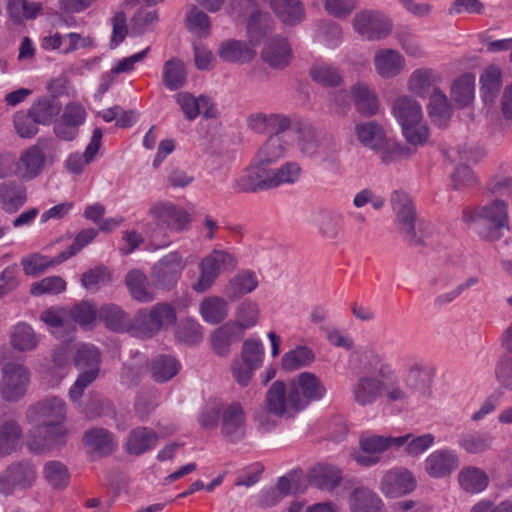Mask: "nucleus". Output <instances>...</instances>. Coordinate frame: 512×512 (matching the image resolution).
<instances>
[{
    "instance_id": "f257e3e1",
    "label": "nucleus",
    "mask_w": 512,
    "mask_h": 512,
    "mask_svg": "<svg viewBox=\"0 0 512 512\" xmlns=\"http://www.w3.org/2000/svg\"><path fill=\"white\" fill-rule=\"evenodd\" d=\"M66 416V403L56 396L47 397L31 405L26 417L35 426L28 433V449L40 454L64 445L68 434L63 425Z\"/></svg>"
},
{
    "instance_id": "f03ea898",
    "label": "nucleus",
    "mask_w": 512,
    "mask_h": 512,
    "mask_svg": "<svg viewBox=\"0 0 512 512\" xmlns=\"http://www.w3.org/2000/svg\"><path fill=\"white\" fill-rule=\"evenodd\" d=\"M463 221L484 240L495 242L509 231L507 204L496 199L483 206H469L463 210Z\"/></svg>"
},
{
    "instance_id": "7ed1b4c3",
    "label": "nucleus",
    "mask_w": 512,
    "mask_h": 512,
    "mask_svg": "<svg viewBox=\"0 0 512 512\" xmlns=\"http://www.w3.org/2000/svg\"><path fill=\"white\" fill-rule=\"evenodd\" d=\"M391 206L395 214L394 224L403 240L412 247L425 244L432 233L430 225L417 221V214L410 195L402 190L391 194Z\"/></svg>"
},
{
    "instance_id": "20e7f679",
    "label": "nucleus",
    "mask_w": 512,
    "mask_h": 512,
    "mask_svg": "<svg viewBox=\"0 0 512 512\" xmlns=\"http://www.w3.org/2000/svg\"><path fill=\"white\" fill-rule=\"evenodd\" d=\"M395 376L388 363H382L377 375H362L351 385L350 392L353 402L360 407H369L379 401L385 392L386 381Z\"/></svg>"
},
{
    "instance_id": "39448f33",
    "label": "nucleus",
    "mask_w": 512,
    "mask_h": 512,
    "mask_svg": "<svg viewBox=\"0 0 512 512\" xmlns=\"http://www.w3.org/2000/svg\"><path fill=\"white\" fill-rule=\"evenodd\" d=\"M0 395L7 402H17L25 396L31 382V370L16 361L2 363Z\"/></svg>"
},
{
    "instance_id": "423d86ee",
    "label": "nucleus",
    "mask_w": 512,
    "mask_h": 512,
    "mask_svg": "<svg viewBox=\"0 0 512 512\" xmlns=\"http://www.w3.org/2000/svg\"><path fill=\"white\" fill-rule=\"evenodd\" d=\"M411 437L410 434L391 437L382 435H371L361 437L359 440L360 450L353 451L351 457L357 464L364 467L376 465L381 460V454L391 447H402Z\"/></svg>"
},
{
    "instance_id": "0eeeda50",
    "label": "nucleus",
    "mask_w": 512,
    "mask_h": 512,
    "mask_svg": "<svg viewBox=\"0 0 512 512\" xmlns=\"http://www.w3.org/2000/svg\"><path fill=\"white\" fill-rule=\"evenodd\" d=\"M236 266L237 259L233 254L225 250H213L200 261V277L193 285V289L199 293L206 292L222 272L231 271Z\"/></svg>"
},
{
    "instance_id": "6e6552de",
    "label": "nucleus",
    "mask_w": 512,
    "mask_h": 512,
    "mask_svg": "<svg viewBox=\"0 0 512 512\" xmlns=\"http://www.w3.org/2000/svg\"><path fill=\"white\" fill-rule=\"evenodd\" d=\"M37 477L35 465L29 460L13 462L0 473V493L8 496L16 490L30 488Z\"/></svg>"
},
{
    "instance_id": "1a4fd4ad",
    "label": "nucleus",
    "mask_w": 512,
    "mask_h": 512,
    "mask_svg": "<svg viewBox=\"0 0 512 512\" xmlns=\"http://www.w3.org/2000/svg\"><path fill=\"white\" fill-rule=\"evenodd\" d=\"M292 390L291 402L298 411L305 409L312 401L321 400L326 388L321 379L311 372H302L289 383Z\"/></svg>"
},
{
    "instance_id": "9d476101",
    "label": "nucleus",
    "mask_w": 512,
    "mask_h": 512,
    "mask_svg": "<svg viewBox=\"0 0 512 512\" xmlns=\"http://www.w3.org/2000/svg\"><path fill=\"white\" fill-rule=\"evenodd\" d=\"M355 31L369 41L381 40L392 31L391 20L380 11L362 10L352 19Z\"/></svg>"
},
{
    "instance_id": "9b49d317",
    "label": "nucleus",
    "mask_w": 512,
    "mask_h": 512,
    "mask_svg": "<svg viewBox=\"0 0 512 512\" xmlns=\"http://www.w3.org/2000/svg\"><path fill=\"white\" fill-rule=\"evenodd\" d=\"M186 264L179 252L163 256L152 267L151 281L155 288L172 289L179 281Z\"/></svg>"
},
{
    "instance_id": "f8f14e48",
    "label": "nucleus",
    "mask_w": 512,
    "mask_h": 512,
    "mask_svg": "<svg viewBox=\"0 0 512 512\" xmlns=\"http://www.w3.org/2000/svg\"><path fill=\"white\" fill-rule=\"evenodd\" d=\"M235 193H258L272 189L270 168L258 164L255 159L243 171L235 177L231 184Z\"/></svg>"
},
{
    "instance_id": "ddd939ff",
    "label": "nucleus",
    "mask_w": 512,
    "mask_h": 512,
    "mask_svg": "<svg viewBox=\"0 0 512 512\" xmlns=\"http://www.w3.org/2000/svg\"><path fill=\"white\" fill-rule=\"evenodd\" d=\"M246 416L244 408L238 402L223 407L221 412L220 432L226 442L235 444L246 436Z\"/></svg>"
},
{
    "instance_id": "4468645a",
    "label": "nucleus",
    "mask_w": 512,
    "mask_h": 512,
    "mask_svg": "<svg viewBox=\"0 0 512 512\" xmlns=\"http://www.w3.org/2000/svg\"><path fill=\"white\" fill-rule=\"evenodd\" d=\"M417 482L406 468H393L386 471L380 479L379 490L387 498H399L413 492Z\"/></svg>"
},
{
    "instance_id": "2eb2a0df",
    "label": "nucleus",
    "mask_w": 512,
    "mask_h": 512,
    "mask_svg": "<svg viewBox=\"0 0 512 512\" xmlns=\"http://www.w3.org/2000/svg\"><path fill=\"white\" fill-rule=\"evenodd\" d=\"M148 213L159 224L174 232L188 230L191 223L189 213L171 202H156L151 205Z\"/></svg>"
},
{
    "instance_id": "dca6fc26",
    "label": "nucleus",
    "mask_w": 512,
    "mask_h": 512,
    "mask_svg": "<svg viewBox=\"0 0 512 512\" xmlns=\"http://www.w3.org/2000/svg\"><path fill=\"white\" fill-rule=\"evenodd\" d=\"M292 390L290 385H286L283 381L277 380L269 387L265 396L266 408L273 413L274 416L283 417L293 416L299 412L296 405L291 402Z\"/></svg>"
},
{
    "instance_id": "f3484780",
    "label": "nucleus",
    "mask_w": 512,
    "mask_h": 512,
    "mask_svg": "<svg viewBox=\"0 0 512 512\" xmlns=\"http://www.w3.org/2000/svg\"><path fill=\"white\" fill-rule=\"evenodd\" d=\"M458 466V455L450 449L436 450L425 460V471L430 477L436 479L449 476Z\"/></svg>"
},
{
    "instance_id": "a211bd4d",
    "label": "nucleus",
    "mask_w": 512,
    "mask_h": 512,
    "mask_svg": "<svg viewBox=\"0 0 512 512\" xmlns=\"http://www.w3.org/2000/svg\"><path fill=\"white\" fill-rule=\"evenodd\" d=\"M247 125L260 134L286 133L291 128V120L283 114L258 112L247 117Z\"/></svg>"
},
{
    "instance_id": "6ab92c4d",
    "label": "nucleus",
    "mask_w": 512,
    "mask_h": 512,
    "mask_svg": "<svg viewBox=\"0 0 512 512\" xmlns=\"http://www.w3.org/2000/svg\"><path fill=\"white\" fill-rule=\"evenodd\" d=\"M289 146L290 142L286 139V133H273L259 148L253 159H255L258 164H262L268 168V166L285 156Z\"/></svg>"
},
{
    "instance_id": "aec40b11",
    "label": "nucleus",
    "mask_w": 512,
    "mask_h": 512,
    "mask_svg": "<svg viewBox=\"0 0 512 512\" xmlns=\"http://www.w3.org/2000/svg\"><path fill=\"white\" fill-rule=\"evenodd\" d=\"M27 201L26 186L16 180L4 181L0 184V207L8 213H16Z\"/></svg>"
},
{
    "instance_id": "412c9836",
    "label": "nucleus",
    "mask_w": 512,
    "mask_h": 512,
    "mask_svg": "<svg viewBox=\"0 0 512 512\" xmlns=\"http://www.w3.org/2000/svg\"><path fill=\"white\" fill-rule=\"evenodd\" d=\"M441 81L440 75L431 68H419L413 71L408 79V90L422 98L430 97Z\"/></svg>"
},
{
    "instance_id": "4be33fe9",
    "label": "nucleus",
    "mask_w": 512,
    "mask_h": 512,
    "mask_svg": "<svg viewBox=\"0 0 512 512\" xmlns=\"http://www.w3.org/2000/svg\"><path fill=\"white\" fill-rule=\"evenodd\" d=\"M404 382L409 390L427 396L431 393L432 373L422 362L412 361L406 365Z\"/></svg>"
},
{
    "instance_id": "5701e85b",
    "label": "nucleus",
    "mask_w": 512,
    "mask_h": 512,
    "mask_svg": "<svg viewBox=\"0 0 512 512\" xmlns=\"http://www.w3.org/2000/svg\"><path fill=\"white\" fill-rule=\"evenodd\" d=\"M217 54L224 62L240 65L250 63L256 57V52L252 47L246 42L236 39H228L221 42L218 46Z\"/></svg>"
},
{
    "instance_id": "b1692460",
    "label": "nucleus",
    "mask_w": 512,
    "mask_h": 512,
    "mask_svg": "<svg viewBox=\"0 0 512 512\" xmlns=\"http://www.w3.org/2000/svg\"><path fill=\"white\" fill-rule=\"evenodd\" d=\"M261 57L270 67L284 69L290 64L292 50L285 39L275 37L266 42Z\"/></svg>"
},
{
    "instance_id": "393cba45",
    "label": "nucleus",
    "mask_w": 512,
    "mask_h": 512,
    "mask_svg": "<svg viewBox=\"0 0 512 512\" xmlns=\"http://www.w3.org/2000/svg\"><path fill=\"white\" fill-rule=\"evenodd\" d=\"M175 98L188 121H193L200 114L205 118L214 116V106L210 98L204 95L196 98L191 93L183 92L178 93Z\"/></svg>"
},
{
    "instance_id": "a878e982",
    "label": "nucleus",
    "mask_w": 512,
    "mask_h": 512,
    "mask_svg": "<svg viewBox=\"0 0 512 512\" xmlns=\"http://www.w3.org/2000/svg\"><path fill=\"white\" fill-rule=\"evenodd\" d=\"M374 66L381 78L390 79L401 74L405 59L394 49H381L374 56Z\"/></svg>"
},
{
    "instance_id": "bb28decb",
    "label": "nucleus",
    "mask_w": 512,
    "mask_h": 512,
    "mask_svg": "<svg viewBox=\"0 0 512 512\" xmlns=\"http://www.w3.org/2000/svg\"><path fill=\"white\" fill-rule=\"evenodd\" d=\"M348 504L351 512H386L382 499L365 487L354 489L349 495Z\"/></svg>"
},
{
    "instance_id": "cd10ccee",
    "label": "nucleus",
    "mask_w": 512,
    "mask_h": 512,
    "mask_svg": "<svg viewBox=\"0 0 512 512\" xmlns=\"http://www.w3.org/2000/svg\"><path fill=\"white\" fill-rule=\"evenodd\" d=\"M392 112L401 127L417 124L423 117L420 103L408 95H402L395 99Z\"/></svg>"
},
{
    "instance_id": "c85d7f7f",
    "label": "nucleus",
    "mask_w": 512,
    "mask_h": 512,
    "mask_svg": "<svg viewBox=\"0 0 512 512\" xmlns=\"http://www.w3.org/2000/svg\"><path fill=\"white\" fill-rule=\"evenodd\" d=\"M102 130L95 128L90 143L83 154L73 153L65 161L66 169L73 174H81L84 167L92 162L101 146Z\"/></svg>"
},
{
    "instance_id": "c756f323",
    "label": "nucleus",
    "mask_w": 512,
    "mask_h": 512,
    "mask_svg": "<svg viewBox=\"0 0 512 512\" xmlns=\"http://www.w3.org/2000/svg\"><path fill=\"white\" fill-rule=\"evenodd\" d=\"M243 335L241 328L229 321L211 335L212 349L219 356H227L230 352V346L239 341Z\"/></svg>"
},
{
    "instance_id": "7c9ffc66",
    "label": "nucleus",
    "mask_w": 512,
    "mask_h": 512,
    "mask_svg": "<svg viewBox=\"0 0 512 512\" xmlns=\"http://www.w3.org/2000/svg\"><path fill=\"white\" fill-rule=\"evenodd\" d=\"M9 343L18 352H27L36 349L39 338L31 325L18 322L9 331Z\"/></svg>"
},
{
    "instance_id": "2f4dec72",
    "label": "nucleus",
    "mask_w": 512,
    "mask_h": 512,
    "mask_svg": "<svg viewBox=\"0 0 512 512\" xmlns=\"http://www.w3.org/2000/svg\"><path fill=\"white\" fill-rule=\"evenodd\" d=\"M43 155L35 147L30 146L21 153L16 164V173L23 180L35 179L45 167Z\"/></svg>"
},
{
    "instance_id": "473e14b6",
    "label": "nucleus",
    "mask_w": 512,
    "mask_h": 512,
    "mask_svg": "<svg viewBox=\"0 0 512 512\" xmlns=\"http://www.w3.org/2000/svg\"><path fill=\"white\" fill-rule=\"evenodd\" d=\"M353 103L363 116H373L378 112L379 101L376 93L366 83H356L351 88Z\"/></svg>"
},
{
    "instance_id": "72a5a7b5",
    "label": "nucleus",
    "mask_w": 512,
    "mask_h": 512,
    "mask_svg": "<svg viewBox=\"0 0 512 512\" xmlns=\"http://www.w3.org/2000/svg\"><path fill=\"white\" fill-rule=\"evenodd\" d=\"M158 434L147 427H137L130 431L127 441L126 450L129 454L140 455L148 450L153 449L157 442Z\"/></svg>"
},
{
    "instance_id": "f704fd0d",
    "label": "nucleus",
    "mask_w": 512,
    "mask_h": 512,
    "mask_svg": "<svg viewBox=\"0 0 512 512\" xmlns=\"http://www.w3.org/2000/svg\"><path fill=\"white\" fill-rule=\"evenodd\" d=\"M450 96L457 108L463 109L470 106L475 96V77L466 73L454 80Z\"/></svg>"
},
{
    "instance_id": "c9c22d12",
    "label": "nucleus",
    "mask_w": 512,
    "mask_h": 512,
    "mask_svg": "<svg viewBox=\"0 0 512 512\" xmlns=\"http://www.w3.org/2000/svg\"><path fill=\"white\" fill-rule=\"evenodd\" d=\"M453 109L446 96L441 90H434L429 97L428 114L432 122L439 126L445 127L452 117Z\"/></svg>"
},
{
    "instance_id": "e433bc0d",
    "label": "nucleus",
    "mask_w": 512,
    "mask_h": 512,
    "mask_svg": "<svg viewBox=\"0 0 512 512\" xmlns=\"http://www.w3.org/2000/svg\"><path fill=\"white\" fill-rule=\"evenodd\" d=\"M83 442L90 451L100 456L110 454L116 446L113 435L108 430L100 427H94L85 431Z\"/></svg>"
},
{
    "instance_id": "4c0bfd02",
    "label": "nucleus",
    "mask_w": 512,
    "mask_h": 512,
    "mask_svg": "<svg viewBox=\"0 0 512 512\" xmlns=\"http://www.w3.org/2000/svg\"><path fill=\"white\" fill-rule=\"evenodd\" d=\"M98 316L108 329L116 332L128 331L130 333L131 319L120 306L105 304L99 309Z\"/></svg>"
},
{
    "instance_id": "58836bf2",
    "label": "nucleus",
    "mask_w": 512,
    "mask_h": 512,
    "mask_svg": "<svg viewBox=\"0 0 512 512\" xmlns=\"http://www.w3.org/2000/svg\"><path fill=\"white\" fill-rule=\"evenodd\" d=\"M313 222L323 237L336 239L342 231L343 216L336 211L320 210L315 213Z\"/></svg>"
},
{
    "instance_id": "ea45409f",
    "label": "nucleus",
    "mask_w": 512,
    "mask_h": 512,
    "mask_svg": "<svg viewBox=\"0 0 512 512\" xmlns=\"http://www.w3.org/2000/svg\"><path fill=\"white\" fill-rule=\"evenodd\" d=\"M315 361V353L311 348L304 345L296 346L283 354L281 367L283 370L292 372L310 366Z\"/></svg>"
},
{
    "instance_id": "a19ab883",
    "label": "nucleus",
    "mask_w": 512,
    "mask_h": 512,
    "mask_svg": "<svg viewBox=\"0 0 512 512\" xmlns=\"http://www.w3.org/2000/svg\"><path fill=\"white\" fill-rule=\"evenodd\" d=\"M257 286L256 274L252 271L241 270L230 280L226 288V294L231 300H237L243 295L254 291Z\"/></svg>"
},
{
    "instance_id": "79ce46f5",
    "label": "nucleus",
    "mask_w": 512,
    "mask_h": 512,
    "mask_svg": "<svg viewBox=\"0 0 512 512\" xmlns=\"http://www.w3.org/2000/svg\"><path fill=\"white\" fill-rule=\"evenodd\" d=\"M180 369V364L171 355H157L150 363L151 378L158 383L172 379Z\"/></svg>"
},
{
    "instance_id": "37998d69",
    "label": "nucleus",
    "mask_w": 512,
    "mask_h": 512,
    "mask_svg": "<svg viewBox=\"0 0 512 512\" xmlns=\"http://www.w3.org/2000/svg\"><path fill=\"white\" fill-rule=\"evenodd\" d=\"M200 313L206 322L218 324L228 316V302L219 296L206 297L200 303Z\"/></svg>"
},
{
    "instance_id": "c03bdc74",
    "label": "nucleus",
    "mask_w": 512,
    "mask_h": 512,
    "mask_svg": "<svg viewBox=\"0 0 512 512\" xmlns=\"http://www.w3.org/2000/svg\"><path fill=\"white\" fill-rule=\"evenodd\" d=\"M22 429L14 420H7L0 425V457L13 453L20 446Z\"/></svg>"
},
{
    "instance_id": "a18cd8bd",
    "label": "nucleus",
    "mask_w": 512,
    "mask_h": 512,
    "mask_svg": "<svg viewBox=\"0 0 512 512\" xmlns=\"http://www.w3.org/2000/svg\"><path fill=\"white\" fill-rule=\"evenodd\" d=\"M460 487L468 493H479L489 483L487 474L480 468L469 466L464 467L458 474Z\"/></svg>"
},
{
    "instance_id": "49530a36",
    "label": "nucleus",
    "mask_w": 512,
    "mask_h": 512,
    "mask_svg": "<svg viewBox=\"0 0 512 512\" xmlns=\"http://www.w3.org/2000/svg\"><path fill=\"white\" fill-rule=\"evenodd\" d=\"M62 108L61 103L54 97H42L35 101L29 108L30 115L35 117L41 125H49Z\"/></svg>"
},
{
    "instance_id": "de8ad7c7",
    "label": "nucleus",
    "mask_w": 512,
    "mask_h": 512,
    "mask_svg": "<svg viewBox=\"0 0 512 512\" xmlns=\"http://www.w3.org/2000/svg\"><path fill=\"white\" fill-rule=\"evenodd\" d=\"M187 81L184 63L177 58H171L164 63L162 82L170 91L182 88Z\"/></svg>"
},
{
    "instance_id": "09e8293b",
    "label": "nucleus",
    "mask_w": 512,
    "mask_h": 512,
    "mask_svg": "<svg viewBox=\"0 0 512 512\" xmlns=\"http://www.w3.org/2000/svg\"><path fill=\"white\" fill-rule=\"evenodd\" d=\"M355 132L359 142L373 150L383 146L387 138L382 126L374 121L358 124Z\"/></svg>"
},
{
    "instance_id": "8fccbe9b",
    "label": "nucleus",
    "mask_w": 512,
    "mask_h": 512,
    "mask_svg": "<svg viewBox=\"0 0 512 512\" xmlns=\"http://www.w3.org/2000/svg\"><path fill=\"white\" fill-rule=\"evenodd\" d=\"M280 6L278 2H271L272 10L285 25L295 26L304 20L305 9L300 0H287Z\"/></svg>"
},
{
    "instance_id": "3c124183",
    "label": "nucleus",
    "mask_w": 512,
    "mask_h": 512,
    "mask_svg": "<svg viewBox=\"0 0 512 512\" xmlns=\"http://www.w3.org/2000/svg\"><path fill=\"white\" fill-rule=\"evenodd\" d=\"M295 133L300 152L306 157L314 156L318 152L321 141L315 128L309 123H298Z\"/></svg>"
},
{
    "instance_id": "603ef678",
    "label": "nucleus",
    "mask_w": 512,
    "mask_h": 512,
    "mask_svg": "<svg viewBox=\"0 0 512 512\" xmlns=\"http://www.w3.org/2000/svg\"><path fill=\"white\" fill-rule=\"evenodd\" d=\"M128 290L133 299L147 303L155 299V295L148 289V279L140 270H132L126 275L125 279Z\"/></svg>"
},
{
    "instance_id": "864d4df0",
    "label": "nucleus",
    "mask_w": 512,
    "mask_h": 512,
    "mask_svg": "<svg viewBox=\"0 0 512 512\" xmlns=\"http://www.w3.org/2000/svg\"><path fill=\"white\" fill-rule=\"evenodd\" d=\"M160 331L155 324L149 309L142 308L137 311L130 324V334L134 337L148 339L152 338Z\"/></svg>"
},
{
    "instance_id": "5fc2aeb1",
    "label": "nucleus",
    "mask_w": 512,
    "mask_h": 512,
    "mask_svg": "<svg viewBox=\"0 0 512 512\" xmlns=\"http://www.w3.org/2000/svg\"><path fill=\"white\" fill-rule=\"evenodd\" d=\"M482 99L487 105H493L501 88V71L496 66L486 68L480 78Z\"/></svg>"
},
{
    "instance_id": "6e6d98bb",
    "label": "nucleus",
    "mask_w": 512,
    "mask_h": 512,
    "mask_svg": "<svg viewBox=\"0 0 512 512\" xmlns=\"http://www.w3.org/2000/svg\"><path fill=\"white\" fill-rule=\"evenodd\" d=\"M341 480V471L336 466L319 464L313 469V482L321 490L332 491Z\"/></svg>"
},
{
    "instance_id": "4d7b16f0",
    "label": "nucleus",
    "mask_w": 512,
    "mask_h": 512,
    "mask_svg": "<svg viewBox=\"0 0 512 512\" xmlns=\"http://www.w3.org/2000/svg\"><path fill=\"white\" fill-rule=\"evenodd\" d=\"M301 173L302 168L295 161H288L279 168L270 169L272 189L284 184H295L299 181Z\"/></svg>"
},
{
    "instance_id": "13d9d810",
    "label": "nucleus",
    "mask_w": 512,
    "mask_h": 512,
    "mask_svg": "<svg viewBox=\"0 0 512 512\" xmlns=\"http://www.w3.org/2000/svg\"><path fill=\"white\" fill-rule=\"evenodd\" d=\"M65 259L61 258V253L53 259H48L46 256L40 254H32L24 257L21 260L24 273L29 276H38L44 273L50 267L62 263Z\"/></svg>"
},
{
    "instance_id": "bf43d9fd",
    "label": "nucleus",
    "mask_w": 512,
    "mask_h": 512,
    "mask_svg": "<svg viewBox=\"0 0 512 512\" xmlns=\"http://www.w3.org/2000/svg\"><path fill=\"white\" fill-rule=\"evenodd\" d=\"M7 10L14 22L20 23L24 19L36 18L42 10V5L28 0H9Z\"/></svg>"
},
{
    "instance_id": "052dcab7",
    "label": "nucleus",
    "mask_w": 512,
    "mask_h": 512,
    "mask_svg": "<svg viewBox=\"0 0 512 512\" xmlns=\"http://www.w3.org/2000/svg\"><path fill=\"white\" fill-rule=\"evenodd\" d=\"M43 476L54 489H62L69 483L70 474L67 467L60 461H49L44 465Z\"/></svg>"
},
{
    "instance_id": "680f3d73",
    "label": "nucleus",
    "mask_w": 512,
    "mask_h": 512,
    "mask_svg": "<svg viewBox=\"0 0 512 512\" xmlns=\"http://www.w3.org/2000/svg\"><path fill=\"white\" fill-rule=\"evenodd\" d=\"M259 313L258 304L252 300L246 299L238 305L235 312L236 320L232 321V323L237 324L244 333L246 329L256 325Z\"/></svg>"
},
{
    "instance_id": "e2e57ef3",
    "label": "nucleus",
    "mask_w": 512,
    "mask_h": 512,
    "mask_svg": "<svg viewBox=\"0 0 512 512\" xmlns=\"http://www.w3.org/2000/svg\"><path fill=\"white\" fill-rule=\"evenodd\" d=\"M269 20L270 16L268 13L259 9H253L247 23V32L252 45H257L263 38Z\"/></svg>"
},
{
    "instance_id": "0e129e2a",
    "label": "nucleus",
    "mask_w": 512,
    "mask_h": 512,
    "mask_svg": "<svg viewBox=\"0 0 512 512\" xmlns=\"http://www.w3.org/2000/svg\"><path fill=\"white\" fill-rule=\"evenodd\" d=\"M492 444V437L486 433H468L461 437L459 445L467 453L480 454L487 451Z\"/></svg>"
},
{
    "instance_id": "69168bd1",
    "label": "nucleus",
    "mask_w": 512,
    "mask_h": 512,
    "mask_svg": "<svg viewBox=\"0 0 512 512\" xmlns=\"http://www.w3.org/2000/svg\"><path fill=\"white\" fill-rule=\"evenodd\" d=\"M175 337L187 345H195L202 341L201 326L192 319L183 320L176 329Z\"/></svg>"
},
{
    "instance_id": "338daca9",
    "label": "nucleus",
    "mask_w": 512,
    "mask_h": 512,
    "mask_svg": "<svg viewBox=\"0 0 512 512\" xmlns=\"http://www.w3.org/2000/svg\"><path fill=\"white\" fill-rule=\"evenodd\" d=\"M264 347L259 340L247 339L241 351V360L248 366L258 369L263 362Z\"/></svg>"
},
{
    "instance_id": "774afa93",
    "label": "nucleus",
    "mask_w": 512,
    "mask_h": 512,
    "mask_svg": "<svg viewBox=\"0 0 512 512\" xmlns=\"http://www.w3.org/2000/svg\"><path fill=\"white\" fill-rule=\"evenodd\" d=\"M495 376L499 384L512 391V353L504 352L498 358Z\"/></svg>"
}]
</instances>
